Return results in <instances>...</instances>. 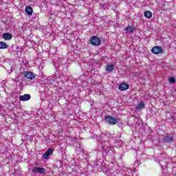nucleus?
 Listing matches in <instances>:
<instances>
[{
    "instance_id": "obj_1",
    "label": "nucleus",
    "mask_w": 176,
    "mask_h": 176,
    "mask_svg": "<svg viewBox=\"0 0 176 176\" xmlns=\"http://www.w3.org/2000/svg\"><path fill=\"white\" fill-rule=\"evenodd\" d=\"M104 122L111 125L118 124V123H119V121L118 120V119L111 116H106L104 118Z\"/></svg>"
},
{
    "instance_id": "obj_16",
    "label": "nucleus",
    "mask_w": 176,
    "mask_h": 176,
    "mask_svg": "<svg viewBox=\"0 0 176 176\" xmlns=\"http://www.w3.org/2000/svg\"><path fill=\"white\" fill-rule=\"evenodd\" d=\"M144 16L146 19H151L152 17V12L151 11H146L144 12Z\"/></svg>"
},
{
    "instance_id": "obj_3",
    "label": "nucleus",
    "mask_w": 176,
    "mask_h": 176,
    "mask_svg": "<svg viewBox=\"0 0 176 176\" xmlns=\"http://www.w3.org/2000/svg\"><path fill=\"white\" fill-rule=\"evenodd\" d=\"M102 151L108 153L109 152V142L103 141L101 142Z\"/></svg>"
},
{
    "instance_id": "obj_10",
    "label": "nucleus",
    "mask_w": 176,
    "mask_h": 176,
    "mask_svg": "<svg viewBox=\"0 0 176 176\" xmlns=\"http://www.w3.org/2000/svg\"><path fill=\"white\" fill-rule=\"evenodd\" d=\"M118 89L121 91H124V90H127L129 89V85L127 83H122L119 85Z\"/></svg>"
},
{
    "instance_id": "obj_4",
    "label": "nucleus",
    "mask_w": 176,
    "mask_h": 176,
    "mask_svg": "<svg viewBox=\"0 0 176 176\" xmlns=\"http://www.w3.org/2000/svg\"><path fill=\"white\" fill-rule=\"evenodd\" d=\"M23 76L26 79H30V80H32V79H35V74L32 72L27 71L25 72Z\"/></svg>"
},
{
    "instance_id": "obj_9",
    "label": "nucleus",
    "mask_w": 176,
    "mask_h": 176,
    "mask_svg": "<svg viewBox=\"0 0 176 176\" xmlns=\"http://www.w3.org/2000/svg\"><path fill=\"white\" fill-rule=\"evenodd\" d=\"M29 100H31V95L30 94H25L19 96L20 101H28Z\"/></svg>"
},
{
    "instance_id": "obj_22",
    "label": "nucleus",
    "mask_w": 176,
    "mask_h": 176,
    "mask_svg": "<svg viewBox=\"0 0 176 176\" xmlns=\"http://www.w3.org/2000/svg\"><path fill=\"white\" fill-rule=\"evenodd\" d=\"M120 125H122V124H120V125H119V126H120Z\"/></svg>"
},
{
    "instance_id": "obj_19",
    "label": "nucleus",
    "mask_w": 176,
    "mask_h": 176,
    "mask_svg": "<svg viewBox=\"0 0 176 176\" xmlns=\"http://www.w3.org/2000/svg\"><path fill=\"white\" fill-rule=\"evenodd\" d=\"M50 156V155L47 152H45V153H44V155H43L44 159H46V160L49 159Z\"/></svg>"
},
{
    "instance_id": "obj_15",
    "label": "nucleus",
    "mask_w": 176,
    "mask_h": 176,
    "mask_svg": "<svg viewBox=\"0 0 176 176\" xmlns=\"http://www.w3.org/2000/svg\"><path fill=\"white\" fill-rule=\"evenodd\" d=\"M144 108H145V103H144L143 102H140V103H138V105L136 107L137 109H144Z\"/></svg>"
},
{
    "instance_id": "obj_14",
    "label": "nucleus",
    "mask_w": 176,
    "mask_h": 176,
    "mask_svg": "<svg viewBox=\"0 0 176 176\" xmlns=\"http://www.w3.org/2000/svg\"><path fill=\"white\" fill-rule=\"evenodd\" d=\"M8 45L3 41H0V49H8Z\"/></svg>"
},
{
    "instance_id": "obj_12",
    "label": "nucleus",
    "mask_w": 176,
    "mask_h": 176,
    "mask_svg": "<svg viewBox=\"0 0 176 176\" xmlns=\"http://www.w3.org/2000/svg\"><path fill=\"white\" fill-rule=\"evenodd\" d=\"M2 38H3L5 41H10V39H12V34H10V33H3Z\"/></svg>"
},
{
    "instance_id": "obj_7",
    "label": "nucleus",
    "mask_w": 176,
    "mask_h": 176,
    "mask_svg": "<svg viewBox=\"0 0 176 176\" xmlns=\"http://www.w3.org/2000/svg\"><path fill=\"white\" fill-rule=\"evenodd\" d=\"M162 141L163 142H173L174 141V137L171 135H166L164 136Z\"/></svg>"
},
{
    "instance_id": "obj_18",
    "label": "nucleus",
    "mask_w": 176,
    "mask_h": 176,
    "mask_svg": "<svg viewBox=\"0 0 176 176\" xmlns=\"http://www.w3.org/2000/svg\"><path fill=\"white\" fill-rule=\"evenodd\" d=\"M169 83H175V78L174 77H170L168 79Z\"/></svg>"
},
{
    "instance_id": "obj_5",
    "label": "nucleus",
    "mask_w": 176,
    "mask_h": 176,
    "mask_svg": "<svg viewBox=\"0 0 176 176\" xmlns=\"http://www.w3.org/2000/svg\"><path fill=\"white\" fill-rule=\"evenodd\" d=\"M151 52L153 54H160V53H163V48L160 46H155L151 49Z\"/></svg>"
},
{
    "instance_id": "obj_17",
    "label": "nucleus",
    "mask_w": 176,
    "mask_h": 176,
    "mask_svg": "<svg viewBox=\"0 0 176 176\" xmlns=\"http://www.w3.org/2000/svg\"><path fill=\"white\" fill-rule=\"evenodd\" d=\"M53 152H54V149L53 148H50L47 151V153L52 156L53 155Z\"/></svg>"
},
{
    "instance_id": "obj_13",
    "label": "nucleus",
    "mask_w": 176,
    "mask_h": 176,
    "mask_svg": "<svg viewBox=\"0 0 176 176\" xmlns=\"http://www.w3.org/2000/svg\"><path fill=\"white\" fill-rule=\"evenodd\" d=\"M114 68H115V65H107L106 66V71H107V72H112V71H113Z\"/></svg>"
},
{
    "instance_id": "obj_2",
    "label": "nucleus",
    "mask_w": 176,
    "mask_h": 176,
    "mask_svg": "<svg viewBox=\"0 0 176 176\" xmlns=\"http://www.w3.org/2000/svg\"><path fill=\"white\" fill-rule=\"evenodd\" d=\"M89 42L92 46H100L101 45V40L97 36L91 37Z\"/></svg>"
},
{
    "instance_id": "obj_11",
    "label": "nucleus",
    "mask_w": 176,
    "mask_h": 176,
    "mask_svg": "<svg viewBox=\"0 0 176 176\" xmlns=\"http://www.w3.org/2000/svg\"><path fill=\"white\" fill-rule=\"evenodd\" d=\"M25 11L28 16H32V13L34 11L31 6H26L25 8Z\"/></svg>"
},
{
    "instance_id": "obj_20",
    "label": "nucleus",
    "mask_w": 176,
    "mask_h": 176,
    "mask_svg": "<svg viewBox=\"0 0 176 176\" xmlns=\"http://www.w3.org/2000/svg\"><path fill=\"white\" fill-rule=\"evenodd\" d=\"M109 149L111 152H113L115 149H113V147H109Z\"/></svg>"
},
{
    "instance_id": "obj_21",
    "label": "nucleus",
    "mask_w": 176,
    "mask_h": 176,
    "mask_svg": "<svg viewBox=\"0 0 176 176\" xmlns=\"http://www.w3.org/2000/svg\"><path fill=\"white\" fill-rule=\"evenodd\" d=\"M172 122L176 124V118H173Z\"/></svg>"
},
{
    "instance_id": "obj_8",
    "label": "nucleus",
    "mask_w": 176,
    "mask_h": 176,
    "mask_svg": "<svg viewBox=\"0 0 176 176\" xmlns=\"http://www.w3.org/2000/svg\"><path fill=\"white\" fill-rule=\"evenodd\" d=\"M125 34H133L134 31H135V28L134 26L128 25L125 29Z\"/></svg>"
},
{
    "instance_id": "obj_6",
    "label": "nucleus",
    "mask_w": 176,
    "mask_h": 176,
    "mask_svg": "<svg viewBox=\"0 0 176 176\" xmlns=\"http://www.w3.org/2000/svg\"><path fill=\"white\" fill-rule=\"evenodd\" d=\"M34 173H39V174H46V170L45 168L34 167L32 169Z\"/></svg>"
}]
</instances>
